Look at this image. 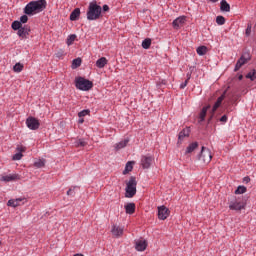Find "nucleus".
<instances>
[{
    "label": "nucleus",
    "instance_id": "nucleus-49",
    "mask_svg": "<svg viewBox=\"0 0 256 256\" xmlns=\"http://www.w3.org/2000/svg\"><path fill=\"white\" fill-rule=\"evenodd\" d=\"M250 181H251V179H250L249 177H245V178H244V182H245V183H249Z\"/></svg>",
    "mask_w": 256,
    "mask_h": 256
},
{
    "label": "nucleus",
    "instance_id": "nucleus-52",
    "mask_svg": "<svg viewBox=\"0 0 256 256\" xmlns=\"http://www.w3.org/2000/svg\"><path fill=\"white\" fill-rule=\"evenodd\" d=\"M211 3H217L219 0H210Z\"/></svg>",
    "mask_w": 256,
    "mask_h": 256
},
{
    "label": "nucleus",
    "instance_id": "nucleus-11",
    "mask_svg": "<svg viewBox=\"0 0 256 256\" xmlns=\"http://www.w3.org/2000/svg\"><path fill=\"white\" fill-rule=\"evenodd\" d=\"M186 21H187V18L185 16H180L172 22V25L174 29H181V27H183Z\"/></svg>",
    "mask_w": 256,
    "mask_h": 256
},
{
    "label": "nucleus",
    "instance_id": "nucleus-46",
    "mask_svg": "<svg viewBox=\"0 0 256 256\" xmlns=\"http://www.w3.org/2000/svg\"><path fill=\"white\" fill-rule=\"evenodd\" d=\"M102 9H103L104 12L109 11V5L104 4L103 7H102Z\"/></svg>",
    "mask_w": 256,
    "mask_h": 256
},
{
    "label": "nucleus",
    "instance_id": "nucleus-50",
    "mask_svg": "<svg viewBox=\"0 0 256 256\" xmlns=\"http://www.w3.org/2000/svg\"><path fill=\"white\" fill-rule=\"evenodd\" d=\"M17 149L20 151V153H21L22 151H25V147H23V146L18 147Z\"/></svg>",
    "mask_w": 256,
    "mask_h": 256
},
{
    "label": "nucleus",
    "instance_id": "nucleus-3",
    "mask_svg": "<svg viewBox=\"0 0 256 256\" xmlns=\"http://www.w3.org/2000/svg\"><path fill=\"white\" fill-rule=\"evenodd\" d=\"M125 191V197L127 199L135 197V195L137 194V180L135 179V177H130L129 181L126 183Z\"/></svg>",
    "mask_w": 256,
    "mask_h": 256
},
{
    "label": "nucleus",
    "instance_id": "nucleus-27",
    "mask_svg": "<svg viewBox=\"0 0 256 256\" xmlns=\"http://www.w3.org/2000/svg\"><path fill=\"white\" fill-rule=\"evenodd\" d=\"M130 171H133V162H127L125 169L123 171L124 175H127V173H130Z\"/></svg>",
    "mask_w": 256,
    "mask_h": 256
},
{
    "label": "nucleus",
    "instance_id": "nucleus-18",
    "mask_svg": "<svg viewBox=\"0 0 256 256\" xmlns=\"http://www.w3.org/2000/svg\"><path fill=\"white\" fill-rule=\"evenodd\" d=\"M220 9L225 13H229V11H231V6L229 5V3H227V0H222L220 2Z\"/></svg>",
    "mask_w": 256,
    "mask_h": 256
},
{
    "label": "nucleus",
    "instance_id": "nucleus-14",
    "mask_svg": "<svg viewBox=\"0 0 256 256\" xmlns=\"http://www.w3.org/2000/svg\"><path fill=\"white\" fill-rule=\"evenodd\" d=\"M135 249L136 251H145L147 249V240H137Z\"/></svg>",
    "mask_w": 256,
    "mask_h": 256
},
{
    "label": "nucleus",
    "instance_id": "nucleus-21",
    "mask_svg": "<svg viewBox=\"0 0 256 256\" xmlns=\"http://www.w3.org/2000/svg\"><path fill=\"white\" fill-rule=\"evenodd\" d=\"M125 212L128 215H133L135 213V203H128L125 205Z\"/></svg>",
    "mask_w": 256,
    "mask_h": 256
},
{
    "label": "nucleus",
    "instance_id": "nucleus-9",
    "mask_svg": "<svg viewBox=\"0 0 256 256\" xmlns=\"http://www.w3.org/2000/svg\"><path fill=\"white\" fill-rule=\"evenodd\" d=\"M167 217H169V210L167 209V207H165L163 205L158 207V218L161 221H165V219H167Z\"/></svg>",
    "mask_w": 256,
    "mask_h": 256
},
{
    "label": "nucleus",
    "instance_id": "nucleus-33",
    "mask_svg": "<svg viewBox=\"0 0 256 256\" xmlns=\"http://www.w3.org/2000/svg\"><path fill=\"white\" fill-rule=\"evenodd\" d=\"M246 79H250V81L256 80V71L252 70L246 75Z\"/></svg>",
    "mask_w": 256,
    "mask_h": 256
},
{
    "label": "nucleus",
    "instance_id": "nucleus-17",
    "mask_svg": "<svg viewBox=\"0 0 256 256\" xmlns=\"http://www.w3.org/2000/svg\"><path fill=\"white\" fill-rule=\"evenodd\" d=\"M128 143H129V139H124V140H122V141L116 143V144L114 145L115 150H116V151H119V150H121V149H125V147H127V144H128Z\"/></svg>",
    "mask_w": 256,
    "mask_h": 256
},
{
    "label": "nucleus",
    "instance_id": "nucleus-54",
    "mask_svg": "<svg viewBox=\"0 0 256 256\" xmlns=\"http://www.w3.org/2000/svg\"><path fill=\"white\" fill-rule=\"evenodd\" d=\"M73 256H85L83 254H74Z\"/></svg>",
    "mask_w": 256,
    "mask_h": 256
},
{
    "label": "nucleus",
    "instance_id": "nucleus-48",
    "mask_svg": "<svg viewBox=\"0 0 256 256\" xmlns=\"http://www.w3.org/2000/svg\"><path fill=\"white\" fill-rule=\"evenodd\" d=\"M78 123H79L80 125H82V123H85V119L79 118Z\"/></svg>",
    "mask_w": 256,
    "mask_h": 256
},
{
    "label": "nucleus",
    "instance_id": "nucleus-6",
    "mask_svg": "<svg viewBox=\"0 0 256 256\" xmlns=\"http://www.w3.org/2000/svg\"><path fill=\"white\" fill-rule=\"evenodd\" d=\"M248 61H251V54H249V52H244L237 61L234 71H239L242 65H245Z\"/></svg>",
    "mask_w": 256,
    "mask_h": 256
},
{
    "label": "nucleus",
    "instance_id": "nucleus-12",
    "mask_svg": "<svg viewBox=\"0 0 256 256\" xmlns=\"http://www.w3.org/2000/svg\"><path fill=\"white\" fill-rule=\"evenodd\" d=\"M153 163V158L151 156H142L141 165L144 169H149Z\"/></svg>",
    "mask_w": 256,
    "mask_h": 256
},
{
    "label": "nucleus",
    "instance_id": "nucleus-31",
    "mask_svg": "<svg viewBox=\"0 0 256 256\" xmlns=\"http://www.w3.org/2000/svg\"><path fill=\"white\" fill-rule=\"evenodd\" d=\"M13 71L15 73H21L23 71V64L21 63H16L13 67Z\"/></svg>",
    "mask_w": 256,
    "mask_h": 256
},
{
    "label": "nucleus",
    "instance_id": "nucleus-34",
    "mask_svg": "<svg viewBox=\"0 0 256 256\" xmlns=\"http://www.w3.org/2000/svg\"><path fill=\"white\" fill-rule=\"evenodd\" d=\"M75 39H77V35L75 34L69 35L66 41L67 45H73V42L75 41Z\"/></svg>",
    "mask_w": 256,
    "mask_h": 256
},
{
    "label": "nucleus",
    "instance_id": "nucleus-26",
    "mask_svg": "<svg viewBox=\"0 0 256 256\" xmlns=\"http://www.w3.org/2000/svg\"><path fill=\"white\" fill-rule=\"evenodd\" d=\"M196 53L200 56L207 54V46H200L196 49Z\"/></svg>",
    "mask_w": 256,
    "mask_h": 256
},
{
    "label": "nucleus",
    "instance_id": "nucleus-23",
    "mask_svg": "<svg viewBox=\"0 0 256 256\" xmlns=\"http://www.w3.org/2000/svg\"><path fill=\"white\" fill-rule=\"evenodd\" d=\"M21 201H23L21 198H17V199H10L7 202L8 207H19V203H21Z\"/></svg>",
    "mask_w": 256,
    "mask_h": 256
},
{
    "label": "nucleus",
    "instance_id": "nucleus-36",
    "mask_svg": "<svg viewBox=\"0 0 256 256\" xmlns=\"http://www.w3.org/2000/svg\"><path fill=\"white\" fill-rule=\"evenodd\" d=\"M216 23H217V25H225V17L217 16L216 17Z\"/></svg>",
    "mask_w": 256,
    "mask_h": 256
},
{
    "label": "nucleus",
    "instance_id": "nucleus-44",
    "mask_svg": "<svg viewBox=\"0 0 256 256\" xmlns=\"http://www.w3.org/2000/svg\"><path fill=\"white\" fill-rule=\"evenodd\" d=\"M224 99H225V96L222 95V96L218 97V99H217L216 102L220 103V105H221V103H223V100H224Z\"/></svg>",
    "mask_w": 256,
    "mask_h": 256
},
{
    "label": "nucleus",
    "instance_id": "nucleus-13",
    "mask_svg": "<svg viewBox=\"0 0 256 256\" xmlns=\"http://www.w3.org/2000/svg\"><path fill=\"white\" fill-rule=\"evenodd\" d=\"M19 179H21V176H19V174H9V175L3 176L1 178V181H5V183H9L11 181H19Z\"/></svg>",
    "mask_w": 256,
    "mask_h": 256
},
{
    "label": "nucleus",
    "instance_id": "nucleus-56",
    "mask_svg": "<svg viewBox=\"0 0 256 256\" xmlns=\"http://www.w3.org/2000/svg\"><path fill=\"white\" fill-rule=\"evenodd\" d=\"M0 246H1V241H0Z\"/></svg>",
    "mask_w": 256,
    "mask_h": 256
},
{
    "label": "nucleus",
    "instance_id": "nucleus-43",
    "mask_svg": "<svg viewBox=\"0 0 256 256\" xmlns=\"http://www.w3.org/2000/svg\"><path fill=\"white\" fill-rule=\"evenodd\" d=\"M227 119H228L227 115H223V116L220 118V122H221V123H226V122H227Z\"/></svg>",
    "mask_w": 256,
    "mask_h": 256
},
{
    "label": "nucleus",
    "instance_id": "nucleus-1",
    "mask_svg": "<svg viewBox=\"0 0 256 256\" xmlns=\"http://www.w3.org/2000/svg\"><path fill=\"white\" fill-rule=\"evenodd\" d=\"M47 9V0H36L30 1L24 7V14L28 15L29 17H33V15H38V13H43Z\"/></svg>",
    "mask_w": 256,
    "mask_h": 256
},
{
    "label": "nucleus",
    "instance_id": "nucleus-22",
    "mask_svg": "<svg viewBox=\"0 0 256 256\" xmlns=\"http://www.w3.org/2000/svg\"><path fill=\"white\" fill-rule=\"evenodd\" d=\"M107 63H108L107 58L101 57L96 61V67H98V69H103V67H105Z\"/></svg>",
    "mask_w": 256,
    "mask_h": 256
},
{
    "label": "nucleus",
    "instance_id": "nucleus-47",
    "mask_svg": "<svg viewBox=\"0 0 256 256\" xmlns=\"http://www.w3.org/2000/svg\"><path fill=\"white\" fill-rule=\"evenodd\" d=\"M56 57H58V59H61L63 57V51L57 52Z\"/></svg>",
    "mask_w": 256,
    "mask_h": 256
},
{
    "label": "nucleus",
    "instance_id": "nucleus-16",
    "mask_svg": "<svg viewBox=\"0 0 256 256\" xmlns=\"http://www.w3.org/2000/svg\"><path fill=\"white\" fill-rule=\"evenodd\" d=\"M229 208H230L232 211H241V209H244L245 206H243V203H241V202H232V203L229 205Z\"/></svg>",
    "mask_w": 256,
    "mask_h": 256
},
{
    "label": "nucleus",
    "instance_id": "nucleus-25",
    "mask_svg": "<svg viewBox=\"0 0 256 256\" xmlns=\"http://www.w3.org/2000/svg\"><path fill=\"white\" fill-rule=\"evenodd\" d=\"M11 27L14 31H19L23 27V24L20 21L15 20L12 22Z\"/></svg>",
    "mask_w": 256,
    "mask_h": 256
},
{
    "label": "nucleus",
    "instance_id": "nucleus-2",
    "mask_svg": "<svg viewBox=\"0 0 256 256\" xmlns=\"http://www.w3.org/2000/svg\"><path fill=\"white\" fill-rule=\"evenodd\" d=\"M102 11L103 8L98 5L97 1L90 2L86 13L88 21H97L101 17Z\"/></svg>",
    "mask_w": 256,
    "mask_h": 256
},
{
    "label": "nucleus",
    "instance_id": "nucleus-40",
    "mask_svg": "<svg viewBox=\"0 0 256 256\" xmlns=\"http://www.w3.org/2000/svg\"><path fill=\"white\" fill-rule=\"evenodd\" d=\"M29 21V17L27 16V14H24L20 17V23L23 25L25 23H27Z\"/></svg>",
    "mask_w": 256,
    "mask_h": 256
},
{
    "label": "nucleus",
    "instance_id": "nucleus-29",
    "mask_svg": "<svg viewBox=\"0 0 256 256\" xmlns=\"http://www.w3.org/2000/svg\"><path fill=\"white\" fill-rule=\"evenodd\" d=\"M243 193H247V187L238 186V188L235 190V195H243Z\"/></svg>",
    "mask_w": 256,
    "mask_h": 256
},
{
    "label": "nucleus",
    "instance_id": "nucleus-51",
    "mask_svg": "<svg viewBox=\"0 0 256 256\" xmlns=\"http://www.w3.org/2000/svg\"><path fill=\"white\" fill-rule=\"evenodd\" d=\"M189 79H191V74H187V80L186 81H189Z\"/></svg>",
    "mask_w": 256,
    "mask_h": 256
},
{
    "label": "nucleus",
    "instance_id": "nucleus-4",
    "mask_svg": "<svg viewBox=\"0 0 256 256\" xmlns=\"http://www.w3.org/2000/svg\"><path fill=\"white\" fill-rule=\"evenodd\" d=\"M75 87L79 91H91L93 89V83L83 77H78L75 79Z\"/></svg>",
    "mask_w": 256,
    "mask_h": 256
},
{
    "label": "nucleus",
    "instance_id": "nucleus-30",
    "mask_svg": "<svg viewBox=\"0 0 256 256\" xmlns=\"http://www.w3.org/2000/svg\"><path fill=\"white\" fill-rule=\"evenodd\" d=\"M151 47V38H146L142 41V48L149 49Z\"/></svg>",
    "mask_w": 256,
    "mask_h": 256
},
{
    "label": "nucleus",
    "instance_id": "nucleus-7",
    "mask_svg": "<svg viewBox=\"0 0 256 256\" xmlns=\"http://www.w3.org/2000/svg\"><path fill=\"white\" fill-rule=\"evenodd\" d=\"M40 125L41 124L39 123V120L35 117H28L26 119V126L31 131H37V129H39Z\"/></svg>",
    "mask_w": 256,
    "mask_h": 256
},
{
    "label": "nucleus",
    "instance_id": "nucleus-32",
    "mask_svg": "<svg viewBox=\"0 0 256 256\" xmlns=\"http://www.w3.org/2000/svg\"><path fill=\"white\" fill-rule=\"evenodd\" d=\"M77 67H81V58H76L72 61V69H77Z\"/></svg>",
    "mask_w": 256,
    "mask_h": 256
},
{
    "label": "nucleus",
    "instance_id": "nucleus-24",
    "mask_svg": "<svg viewBox=\"0 0 256 256\" xmlns=\"http://www.w3.org/2000/svg\"><path fill=\"white\" fill-rule=\"evenodd\" d=\"M197 147H199V143H197V142L191 143V144L186 148V154H187V153H193V151L196 150Z\"/></svg>",
    "mask_w": 256,
    "mask_h": 256
},
{
    "label": "nucleus",
    "instance_id": "nucleus-15",
    "mask_svg": "<svg viewBox=\"0 0 256 256\" xmlns=\"http://www.w3.org/2000/svg\"><path fill=\"white\" fill-rule=\"evenodd\" d=\"M211 109V105L204 106L199 114V123H203L205 121V117H207V111Z\"/></svg>",
    "mask_w": 256,
    "mask_h": 256
},
{
    "label": "nucleus",
    "instance_id": "nucleus-53",
    "mask_svg": "<svg viewBox=\"0 0 256 256\" xmlns=\"http://www.w3.org/2000/svg\"><path fill=\"white\" fill-rule=\"evenodd\" d=\"M238 79H239V81H241V80L243 79V75H240V76L238 77Z\"/></svg>",
    "mask_w": 256,
    "mask_h": 256
},
{
    "label": "nucleus",
    "instance_id": "nucleus-38",
    "mask_svg": "<svg viewBox=\"0 0 256 256\" xmlns=\"http://www.w3.org/2000/svg\"><path fill=\"white\" fill-rule=\"evenodd\" d=\"M89 113H91V111L89 110H82L78 113V117L79 118H83V117H87V115H89Z\"/></svg>",
    "mask_w": 256,
    "mask_h": 256
},
{
    "label": "nucleus",
    "instance_id": "nucleus-42",
    "mask_svg": "<svg viewBox=\"0 0 256 256\" xmlns=\"http://www.w3.org/2000/svg\"><path fill=\"white\" fill-rule=\"evenodd\" d=\"M249 35H251V24H248L246 28V36L249 37Z\"/></svg>",
    "mask_w": 256,
    "mask_h": 256
},
{
    "label": "nucleus",
    "instance_id": "nucleus-8",
    "mask_svg": "<svg viewBox=\"0 0 256 256\" xmlns=\"http://www.w3.org/2000/svg\"><path fill=\"white\" fill-rule=\"evenodd\" d=\"M29 33H31V27H29V25H22L18 30L17 35L20 39H27V37H29Z\"/></svg>",
    "mask_w": 256,
    "mask_h": 256
},
{
    "label": "nucleus",
    "instance_id": "nucleus-45",
    "mask_svg": "<svg viewBox=\"0 0 256 256\" xmlns=\"http://www.w3.org/2000/svg\"><path fill=\"white\" fill-rule=\"evenodd\" d=\"M189 81L185 80L184 83L180 84V89H185V86L188 85Z\"/></svg>",
    "mask_w": 256,
    "mask_h": 256
},
{
    "label": "nucleus",
    "instance_id": "nucleus-39",
    "mask_svg": "<svg viewBox=\"0 0 256 256\" xmlns=\"http://www.w3.org/2000/svg\"><path fill=\"white\" fill-rule=\"evenodd\" d=\"M75 189H77V186H74L67 191L68 197H75Z\"/></svg>",
    "mask_w": 256,
    "mask_h": 256
},
{
    "label": "nucleus",
    "instance_id": "nucleus-41",
    "mask_svg": "<svg viewBox=\"0 0 256 256\" xmlns=\"http://www.w3.org/2000/svg\"><path fill=\"white\" fill-rule=\"evenodd\" d=\"M219 107H221V104L218 102H215L213 108H212V115H215V111H217V109H219Z\"/></svg>",
    "mask_w": 256,
    "mask_h": 256
},
{
    "label": "nucleus",
    "instance_id": "nucleus-5",
    "mask_svg": "<svg viewBox=\"0 0 256 256\" xmlns=\"http://www.w3.org/2000/svg\"><path fill=\"white\" fill-rule=\"evenodd\" d=\"M199 161L204 164L211 163V159H213V155H211V150L208 148H205V146H202L200 155L198 157Z\"/></svg>",
    "mask_w": 256,
    "mask_h": 256
},
{
    "label": "nucleus",
    "instance_id": "nucleus-35",
    "mask_svg": "<svg viewBox=\"0 0 256 256\" xmlns=\"http://www.w3.org/2000/svg\"><path fill=\"white\" fill-rule=\"evenodd\" d=\"M76 147H85L87 145V142L85 139H79L75 142Z\"/></svg>",
    "mask_w": 256,
    "mask_h": 256
},
{
    "label": "nucleus",
    "instance_id": "nucleus-20",
    "mask_svg": "<svg viewBox=\"0 0 256 256\" xmlns=\"http://www.w3.org/2000/svg\"><path fill=\"white\" fill-rule=\"evenodd\" d=\"M81 15V10L79 8L74 9L70 14V21H77Z\"/></svg>",
    "mask_w": 256,
    "mask_h": 256
},
{
    "label": "nucleus",
    "instance_id": "nucleus-19",
    "mask_svg": "<svg viewBox=\"0 0 256 256\" xmlns=\"http://www.w3.org/2000/svg\"><path fill=\"white\" fill-rule=\"evenodd\" d=\"M189 133H191L189 128L183 129L178 135V141H183L185 137H189Z\"/></svg>",
    "mask_w": 256,
    "mask_h": 256
},
{
    "label": "nucleus",
    "instance_id": "nucleus-55",
    "mask_svg": "<svg viewBox=\"0 0 256 256\" xmlns=\"http://www.w3.org/2000/svg\"><path fill=\"white\" fill-rule=\"evenodd\" d=\"M163 85H165V80L162 81Z\"/></svg>",
    "mask_w": 256,
    "mask_h": 256
},
{
    "label": "nucleus",
    "instance_id": "nucleus-28",
    "mask_svg": "<svg viewBox=\"0 0 256 256\" xmlns=\"http://www.w3.org/2000/svg\"><path fill=\"white\" fill-rule=\"evenodd\" d=\"M45 165V159H38L34 162L36 169H41Z\"/></svg>",
    "mask_w": 256,
    "mask_h": 256
},
{
    "label": "nucleus",
    "instance_id": "nucleus-37",
    "mask_svg": "<svg viewBox=\"0 0 256 256\" xmlns=\"http://www.w3.org/2000/svg\"><path fill=\"white\" fill-rule=\"evenodd\" d=\"M22 158H23V154L21 152L14 154L12 157L13 161H21Z\"/></svg>",
    "mask_w": 256,
    "mask_h": 256
},
{
    "label": "nucleus",
    "instance_id": "nucleus-10",
    "mask_svg": "<svg viewBox=\"0 0 256 256\" xmlns=\"http://www.w3.org/2000/svg\"><path fill=\"white\" fill-rule=\"evenodd\" d=\"M111 233L114 237H116V239H119V237L123 236V227L114 224L112 225Z\"/></svg>",
    "mask_w": 256,
    "mask_h": 256
}]
</instances>
